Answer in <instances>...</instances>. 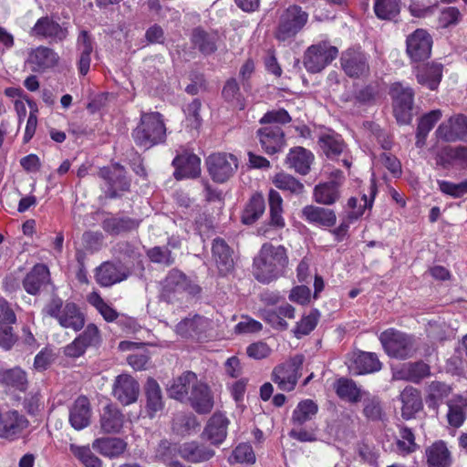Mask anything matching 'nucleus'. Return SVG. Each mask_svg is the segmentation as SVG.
I'll return each instance as SVG.
<instances>
[{
  "label": "nucleus",
  "mask_w": 467,
  "mask_h": 467,
  "mask_svg": "<svg viewBox=\"0 0 467 467\" xmlns=\"http://www.w3.org/2000/svg\"><path fill=\"white\" fill-rule=\"evenodd\" d=\"M288 264L286 249L283 245L264 244L254 260V275L261 283L268 284L283 275Z\"/></svg>",
  "instance_id": "f257e3e1"
},
{
  "label": "nucleus",
  "mask_w": 467,
  "mask_h": 467,
  "mask_svg": "<svg viewBox=\"0 0 467 467\" xmlns=\"http://www.w3.org/2000/svg\"><path fill=\"white\" fill-rule=\"evenodd\" d=\"M132 137L138 146L145 149L161 143L166 138V128L159 112L142 113L140 124L133 130Z\"/></svg>",
  "instance_id": "f03ea898"
},
{
  "label": "nucleus",
  "mask_w": 467,
  "mask_h": 467,
  "mask_svg": "<svg viewBox=\"0 0 467 467\" xmlns=\"http://www.w3.org/2000/svg\"><path fill=\"white\" fill-rule=\"evenodd\" d=\"M43 312L57 319L58 324L67 329L79 331L85 325V315L78 306L73 302L63 303L59 297H53L44 307Z\"/></svg>",
  "instance_id": "7ed1b4c3"
},
{
  "label": "nucleus",
  "mask_w": 467,
  "mask_h": 467,
  "mask_svg": "<svg viewBox=\"0 0 467 467\" xmlns=\"http://www.w3.org/2000/svg\"><path fill=\"white\" fill-rule=\"evenodd\" d=\"M379 340L386 353L396 358H409L417 349L416 339L413 336L394 328L383 331L379 336Z\"/></svg>",
  "instance_id": "20e7f679"
},
{
  "label": "nucleus",
  "mask_w": 467,
  "mask_h": 467,
  "mask_svg": "<svg viewBox=\"0 0 467 467\" xmlns=\"http://www.w3.org/2000/svg\"><path fill=\"white\" fill-rule=\"evenodd\" d=\"M307 19V13L303 11L300 6H288L279 16L275 32L276 39L284 42L294 38L305 26Z\"/></svg>",
  "instance_id": "39448f33"
},
{
  "label": "nucleus",
  "mask_w": 467,
  "mask_h": 467,
  "mask_svg": "<svg viewBox=\"0 0 467 467\" xmlns=\"http://www.w3.org/2000/svg\"><path fill=\"white\" fill-rule=\"evenodd\" d=\"M338 55V49L327 41L311 45L304 54L303 64L307 72L319 73Z\"/></svg>",
  "instance_id": "423d86ee"
},
{
  "label": "nucleus",
  "mask_w": 467,
  "mask_h": 467,
  "mask_svg": "<svg viewBox=\"0 0 467 467\" xmlns=\"http://www.w3.org/2000/svg\"><path fill=\"white\" fill-rule=\"evenodd\" d=\"M303 362L304 357L296 355L286 362L275 367L272 373L273 381L282 390H293L297 383V379L301 376Z\"/></svg>",
  "instance_id": "0eeeda50"
},
{
  "label": "nucleus",
  "mask_w": 467,
  "mask_h": 467,
  "mask_svg": "<svg viewBox=\"0 0 467 467\" xmlns=\"http://www.w3.org/2000/svg\"><path fill=\"white\" fill-rule=\"evenodd\" d=\"M393 99V111L400 124H409L412 119L414 92L409 87L395 83L390 88Z\"/></svg>",
  "instance_id": "6e6552de"
},
{
  "label": "nucleus",
  "mask_w": 467,
  "mask_h": 467,
  "mask_svg": "<svg viewBox=\"0 0 467 467\" xmlns=\"http://www.w3.org/2000/svg\"><path fill=\"white\" fill-rule=\"evenodd\" d=\"M209 174L213 181L224 182L234 175L238 168L236 157L230 153L211 154L206 160Z\"/></svg>",
  "instance_id": "1a4fd4ad"
},
{
  "label": "nucleus",
  "mask_w": 467,
  "mask_h": 467,
  "mask_svg": "<svg viewBox=\"0 0 467 467\" xmlns=\"http://www.w3.org/2000/svg\"><path fill=\"white\" fill-rule=\"evenodd\" d=\"M341 67L347 76L353 78L369 74L368 56L359 49L349 48L340 57Z\"/></svg>",
  "instance_id": "9d476101"
},
{
  "label": "nucleus",
  "mask_w": 467,
  "mask_h": 467,
  "mask_svg": "<svg viewBox=\"0 0 467 467\" xmlns=\"http://www.w3.org/2000/svg\"><path fill=\"white\" fill-rule=\"evenodd\" d=\"M140 384L129 374L117 376L112 384V396L122 405L134 403L139 397Z\"/></svg>",
  "instance_id": "9b49d317"
},
{
  "label": "nucleus",
  "mask_w": 467,
  "mask_h": 467,
  "mask_svg": "<svg viewBox=\"0 0 467 467\" xmlns=\"http://www.w3.org/2000/svg\"><path fill=\"white\" fill-rule=\"evenodd\" d=\"M59 56L52 48L39 46L28 52L26 64L31 71L43 73L58 64Z\"/></svg>",
  "instance_id": "f8f14e48"
},
{
  "label": "nucleus",
  "mask_w": 467,
  "mask_h": 467,
  "mask_svg": "<svg viewBox=\"0 0 467 467\" xmlns=\"http://www.w3.org/2000/svg\"><path fill=\"white\" fill-rule=\"evenodd\" d=\"M99 176L108 184V194L111 198L119 195V192H126L130 188V181L125 171L119 164L111 167H103L99 171Z\"/></svg>",
  "instance_id": "ddd939ff"
},
{
  "label": "nucleus",
  "mask_w": 467,
  "mask_h": 467,
  "mask_svg": "<svg viewBox=\"0 0 467 467\" xmlns=\"http://www.w3.org/2000/svg\"><path fill=\"white\" fill-rule=\"evenodd\" d=\"M67 28L49 16L39 18L31 29V36L61 42L67 38Z\"/></svg>",
  "instance_id": "4468645a"
},
{
  "label": "nucleus",
  "mask_w": 467,
  "mask_h": 467,
  "mask_svg": "<svg viewBox=\"0 0 467 467\" xmlns=\"http://www.w3.org/2000/svg\"><path fill=\"white\" fill-rule=\"evenodd\" d=\"M431 37L423 29H417L407 38V53L414 61L427 59L431 52Z\"/></svg>",
  "instance_id": "2eb2a0df"
},
{
  "label": "nucleus",
  "mask_w": 467,
  "mask_h": 467,
  "mask_svg": "<svg viewBox=\"0 0 467 467\" xmlns=\"http://www.w3.org/2000/svg\"><path fill=\"white\" fill-rule=\"evenodd\" d=\"M435 134L446 141L464 139L467 136V117L462 114L451 117L438 127Z\"/></svg>",
  "instance_id": "dca6fc26"
},
{
  "label": "nucleus",
  "mask_w": 467,
  "mask_h": 467,
  "mask_svg": "<svg viewBox=\"0 0 467 467\" xmlns=\"http://www.w3.org/2000/svg\"><path fill=\"white\" fill-rule=\"evenodd\" d=\"M92 409L86 396H79L69 408L68 420L73 429L81 431L91 422Z\"/></svg>",
  "instance_id": "f3484780"
},
{
  "label": "nucleus",
  "mask_w": 467,
  "mask_h": 467,
  "mask_svg": "<svg viewBox=\"0 0 467 467\" xmlns=\"http://www.w3.org/2000/svg\"><path fill=\"white\" fill-rule=\"evenodd\" d=\"M182 292L194 294L199 292V288L192 285L183 273L177 269H172L162 283V296L171 299L172 294H181Z\"/></svg>",
  "instance_id": "a211bd4d"
},
{
  "label": "nucleus",
  "mask_w": 467,
  "mask_h": 467,
  "mask_svg": "<svg viewBox=\"0 0 467 467\" xmlns=\"http://www.w3.org/2000/svg\"><path fill=\"white\" fill-rule=\"evenodd\" d=\"M212 258L221 275H226L234 269V251L223 238L217 237L213 241Z\"/></svg>",
  "instance_id": "6ab92c4d"
},
{
  "label": "nucleus",
  "mask_w": 467,
  "mask_h": 467,
  "mask_svg": "<svg viewBox=\"0 0 467 467\" xmlns=\"http://www.w3.org/2000/svg\"><path fill=\"white\" fill-rule=\"evenodd\" d=\"M262 148L267 154H275L285 146V134L278 125L266 126L257 130Z\"/></svg>",
  "instance_id": "aec40b11"
},
{
  "label": "nucleus",
  "mask_w": 467,
  "mask_h": 467,
  "mask_svg": "<svg viewBox=\"0 0 467 467\" xmlns=\"http://www.w3.org/2000/svg\"><path fill=\"white\" fill-rule=\"evenodd\" d=\"M129 276V271L119 264L105 262L100 265L97 270L95 278L101 286H110L119 283Z\"/></svg>",
  "instance_id": "412c9836"
},
{
  "label": "nucleus",
  "mask_w": 467,
  "mask_h": 467,
  "mask_svg": "<svg viewBox=\"0 0 467 467\" xmlns=\"http://www.w3.org/2000/svg\"><path fill=\"white\" fill-rule=\"evenodd\" d=\"M348 366L349 371L354 375L373 373L381 368V363L376 354L362 351L354 353Z\"/></svg>",
  "instance_id": "4be33fe9"
},
{
  "label": "nucleus",
  "mask_w": 467,
  "mask_h": 467,
  "mask_svg": "<svg viewBox=\"0 0 467 467\" xmlns=\"http://www.w3.org/2000/svg\"><path fill=\"white\" fill-rule=\"evenodd\" d=\"M301 213L306 223L319 227H332L337 222V215L333 210L313 204L305 206Z\"/></svg>",
  "instance_id": "5701e85b"
},
{
  "label": "nucleus",
  "mask_w": 467,
  "mask_h": 467,
  "mask_svg": "<svg viewBox=\"0 0 467 467\" xmlns=\"http://www.w3.org/2000/svg\"><path fill=\"white\" fill-rule=\"evenodd\" d=\"M175 168L173 173L177 180L196 178L201 173V160L195 154H182L172 161Z\"/></svg>",
  "instance_id": "b1692460"
},
{
  "label": "nucleus",
  "mask_w": 467,
  "mask_h": 467,
  "mask_svg": "<svg viewBox=\"0 0 467 467\" xmlns=\"http://www.w3.org/2000/svg\"><path fill=\"white\" fill-rule=\"evenodd\" d=\"M228 419L222 413H214L208 420L202 438L213 445L221 444L227 436Z\"/></svg>",
  "instance_id": "393cba45"
},
{
  "label": "nucleus",
  "mask_w": 467,
  "mask_h": 467,
  "mask_svg": "<svg viewBox=\"0 0 467 467\" xmlns=\"http://www.w3.org/2000/svg\"><path fill=\"white\" fill-rule=\"evenodd\" d=\"M188 400L191 406L199 414H207L213 407V399L208 386L199 380L193 385Z\"/></svg>",
  "instance_id": "a878e982"
},
{
  "label": "nucleus",
  "mask_w": 467,
  "mask_h": 467,
  "mask_svg": "<svg viewBox=\"0 0 467 467\" xmlns=\"http://www.w3.org/2000/svg\"><path fill=\"white\" fill-rule=\"evenodd\" d=\"M99 424L104 433H119L124 425V415L117 406L108 404L102 409Z\"/></svg>",
  "instance_id": "bb28decb"
},
{
  "label": "nucleus",
  "mask_w": 467,
  "mask_h": 467,
  "mask_svg": "<svg viewBox=\"0 0 467 467\" xmlns=\"http://www.w3.org/2000/svg\"><path fill=\"white\" fill-rule=\"evenodd\" d=\"M425 456L428 467H450L452 456L443 441H437L426 448Z\"/></svg>",
  "instance_id": "cd10ccee"
},
{
  "label": "nucleus",
  "mask_w": 467,
  "mask_h": 467,
  "mask_svg": "<svg viewBox=\"0 0 467 467\" xmlns=\"http://www.w3.org/2000/svg\"><path fill=\"white\" fill-rule=\"evenodd\" d=\"M198 381L197 376L192 371H186L173 379L168 388L169 396L177 400L188 399L191 390Z\"/></svg>",
  "instance_id": "c85d7f7f"
},
{
  "label": "nucleus",
  "mask_w": 467,
  "mask_h": 467,
  "mask_svg": "<svg viewBox=\"0 0 467 467\" xmlns=\"http://www.w3.org/2000/svg\"><path fill=\"white\" fill-rule=\"evenodd\" d=\"M146 396V412L150 418H154L164 407L161 389L158 382L150 378L144 387Z\"/></svg>",
  "instance_id": "c756f323"
},
{
  "label": "nucleus",
  "mask_w": 467,
  "mask_h": 467,
  "mask_svg": "<svg viewBox=\"0 0 467 467\" xmlns=\"http://www.w3.org/2000/svg\"><path fill=\"white\" fill-rule=\"evenodd\" d=\"M313 161L314 155L312 152L303 147L290 149L286 156L288 166L302 175L309 172Z\"/></svg>",
  "instance_id": "7c9ffc66"
},
{
  "label": "nucleus",
  "mask_w": 467,
  "mask_h": 467,
  "mask_svg": "<svg viewBox=\"0 0 467 467\" xmlns=\"http://www.w3.org/2000/svg\"><path fill=\"white\" fill-rule=\"evenodd\" d=\"M127 442L117 437H106L96 439L92 443V448L98 452L108 458H118L127 449Z\"/></svg>",
  "instance_id": "2f4dec72"
},
{
  "label": "nucleus",
  "mask_w": 467,
  "mask_h": 467,
  "mask_svg": "<svg viewBox=\"0 0 467 467\" xmlns=\"http://www.w3.org/2000/svg\"><path fill=\"white\" fill-rule=\"evenodd\" d=\"M49 281V270L47 265L38 264L26 275L23 281L25 290L30 295H36L41 286Z\"/></svg>",
  "instance_id": "473e14b6"
},
{
  "label": "nucleus",
  "mask_w": 467,
  "mask_h": 467,
  "mask_svg": "<svg viewBox=\"0 0 467 467\" xmlns=\"http://www.w3.org/2000/svg\"><path fill=\"white\" fill-rule=\"evenodd\" d=\"M77 49L78 52V67L81 75L88 74L90 67L91 53L93 51V43L90 36L86 30H82L78 37Z\"/></svg>",
  "instance_id": "72a5a7b5"
},
{
  "label": "nucleus",
  "mask_w": 467,
  "mask_h": 467,
  "mask_svg": "<svg viewBox=\"0 0 467 467\" xmlns=\"http://www.w3.org/2000/svg\"><path fill=\"white\" fill-rule=\"evenodd\" d=\"M192 41L200 52L204 55H210L217 50L219 35L215 31H205L202 28H195L192 31Z\"/></svg>",
  "instance_id": "f704fd0d"
},
{
  "label": "nucleus",
  "mask_w": 467,
  "mask_h": 467,
  "mask_svg": "<svg viewBox=\"0 0 467 467\" xmlns=\"http://www.w3.org/2000/svg\"><path fill=\"white\" fill-rule=\"evenodd\" d=\"M402 402L401 415L405 420L411 419L422 409V400L420 392L412 388L407 387L400 393Z\"/></svg>",
  "instance_id": "c9c22d12"
},
{
  "label": "nucleus",
  "mask_w": 467,
  "mask_h": 467,
  "mask_svg": "<svg viewBox=\"0 0 467 467\" xmlns=\"http://www.w3.org/2000/svg\"><path fill=\"white\" fill-rule=\"evenodd\" d=\"M335 390L337 395L344 400L350 403H358L361 401L364 393L360 388H358L356 382L348 378H340L335 382Z\"/></svg>",
  "instance_id": "e433bc0d"
},
{
  "label": "nucleus",
  "mask_w": 467,
  "mask_h": 467,
  "mask_svg": "<svg viewBox=\"0 0 467 467\" xmlns=\"http://www.w3.org/2000/svg\"><path fill=\"white\" fill-rule=\"evenodd\" d=\"M340 182L331 181L316 185L313 197L316 202L323 205H331L340 197Z\"/></svg>",
  "instance_id": "4c0bfd02"
},
{
  "label": "nucleus",
  "mask_w": 467,
  "mask_h": 467,
  "mask_svg": "<svg viewBox=\"0 0 467 467\" xmlns=\"http://www.w3.org/2000/svg\"><path fill=\"white\" fill-rule=\"evenodd\" d=\"M210 326L208 318L195 316L192 318H185L176 326V332L182 337H199L206 331Z\"/></svg>",
  "instance_id": "58836bf2"
},
{
  "label": "nucleus",
  "mask_w": 467,
  "mask_h": 467,
  "mask_svg": "<svg viewBox=\"0 0 467 467\" xmlns=\"http://www.w3.org/2000/svg\"><path fill=\"white\" fill-rule=\"evenodd\" d=\"M448 422L451 426L459 428L465 420L467 414V395L455 396L448 401Z\"/></svg>",
  "instance_id": "ea45409f"
},
{
  "label": "nucleus",
  "mask_w": 467,
  "mask_h": 467,
  "mask_svg": "<svg viewBox=\"0 0 467 467\" xmlns=\"http://www.w3.org/2000/svg\"><path fill=\"white\" fill-rule=\"evenodd\" d=\"M442 77V66L441 64L425 65L418 68L417 80L420 85L427 86L430 89H436Z\"/></svg>",
  "instance_id": "a19ab883"
},
{
  "label": "nucleus",
  "mask_w": 467,
  "mask_h": 467,
  "mask_svg": "<svg viewBox=\"0 0 467 467\" xmlns=\"http://www.w3.org/2000/svg\"><path fill=\"white\" fill-rule=\"evenodd\" d=\"M429 375L430 367L422 361H418L404 364L402 368L395 373L394 377L398 379H405L418 383Z\"/></svg>",
  "instance_id": "79ce46f5"
},
{
  "label": "nucleus",
  "mask_w": 467,
  "mask_h": 467,
  "mask_svg": "<svg viewBox=\"0 0 467 467\" xmlns=\"http://www.w3.org/2000/svg\"><path fill=\"white\" fill-rule=\"evenodd\" d=\"M442 114L440 109H434L423 115L418 124L416 133V146L421 148L425 145L426 138L434 125L440 120Z\"/></svg>",
  "instance_id": "37998d69"
},
{
  "label": "nucleus",
  "mask_w": 467,
  "mask_h": 467,
  "mask_svg": "<svg viewBox=\"0 0 467 467\" xmlns=\"http://www.w3.org/2000/svg\"><path fill=\"white\" fill-rule=\"evenodd\" d=\"M180 455L190 462H198L209 460L213 455V451L200 446L197 442H185L178 448Z\"/></svg>",
  "instance_id": "c03bdc74"
},
{
  "label": "nucleus",
  "mask_w": 467,
  "mask_h": 467,
  "mask_svg": "<svg viewBox=\"0 0 467 467\" xmlns=\"http://www.w3.org/2000/svg\"><path fill=\"white\" fill-rule=\"evenodd\" d=\"M317 405L311 400L300 401L293 411L291 422L295 427H300L311 420L317 412Z\"/></svg>",
  "instance_id": "a18cd8bd"
},
{
  "label": "nucleus",
  "mask_w": 467,
  "mask_h": 467,
  "mask_svg": "<svg viewBox=\"0 0 467 467\" xmlns=\"http://www.w3.org/2000/svg\"><path fill=\"white\" fill-rule=\"evenodd\" d=\"M265 210L264 197L259 193L254 194L244 209L242 222L244 224H253L263 215Z\"/></svg>",
  "instance_id": "49530a36"
},
{
  "label": "nucleus",
  "mask_w": 467,
  "mask_h": 467,
  "mask_svg": "<svg viewBox=\"0 0 467 467\" xmlns=\"http://www.w3.org/2000/svg\"><path fill=\"white\" fill-rule=\"evenodd\" d=\"M318 144L323 152L331 159L338 156L345 149L341 137L330 132L320 135Z\"/></svg>",
  "instance_id": "de8ad7c7"
},
{
  "label": "nucleus",
  "mask_w": 467,
  "mask_h": 467,
  "mask_svg": "<svg viewBox=\"0 0 467 467\" xmlns=\"http://www.w3.org/2000/svg\"><path fill=\"white\" fill-rule=\"evenodd\" d=\"M140 222L130 217H111L103 221V229L110 234H119L138 228Z\"/></svg>",
  "instance_id": "09e8293b"
},
{
  "label": "nucleus",
  "mask_w": 467,
  "mask_h": 467,
  "mask_svg": "<svg viewBox=\"0 0 467 467\" xmlns=\"http://www.w3.org/2000/svg\"><path fill=\"white\" fill-rule=\"evenodd\" d=\"M273 183L277 189L295 195H300L305 191V186L301 182L285 172L277 173L273 179Z\"/></svg>",
  "instance_id": "8fccbe9b"
},
{
  "label": "nucleus",
  "mask_w": 467,
  "mask_h": 467,
  "mask_svg": "<svg viewBox=\"0 0 467 467\" xmlns=\"http://www.w3.org/2000/svg\"><path fill=\"white\" fill-rule=\"evenodd\" d=\"M269 209H270V223L273 226L283 228L285 226V220L282 216L283 213V199L278 192L270 190L268 194Z\"/></svg>",
  "instance_id": "3c124183"
},
{
  "label": "nucleus",
  "mask_w": 467,
  "mask_h": 467,
  "mask_svg": "<svg viewBox=\"0 0 467 467\" xmlns=\"http://www.w3.org/2000/svg\"><path fill=\"white\" fill-rule=\"evenodd\" d=\"M2 382L20 391H25L28 385L26 373L17 367L5 370L2 374Z\"/></svg>",
  "instance_id": "603ef678"
},
{
  "label": "nucleus",
  "mask_w": 467,
  "mask_h": 467,
  "mask_svg": "<svg viewBox=\"0 0 467 467\" xmlns=\"http://www.w3.org/2000/svg\"><path fill=\"white\" fill-rule=\"evenodd\" d=\"M87 301L103 317L107 322H113L119 317V313L108 305L98 292L87 296Z\"/></svg>",
  "instance_id": "864d4df0"
},
{
  "label": "nucleus",
  "mask_w": 467,
  "mask_h": 467,
  "mask_svg": "<svg viewBox=\"0 0 467 467\" xmlns=\"http://www.w3.org/2000/svg\"><path fill=\"white\" fill-rule=\"evenodd\" d=\"M396 446L398 452L402 455L410 454L417 450L418 445L415 441V435L407 426L400 427Z\"/></svg>",
  "instance_id": "5fc2aeb1"
},
{
  "label": "nucleus",
  "mask_w": 467,
  "mask_h": 467,
  "mask_svg": "<svg viewBox=\"0 0 467 467\" xmlns=\"http://www.w3.org/2000/svg\"><path fill=\"white\" fill-rule=\"evenodd\" d=\"M374 10L379 18L392 19L400 13V0H376Z\"/></svg>",
  "instance_id": "6e6d98bb"
},
{
  "label": "nucleus",
  "mask_w": 467,
  "mask_h": 467,
  "mask_svg": "<svg viewBox=\"0 0 467 467\" xmlns=\"http://www.w3.org/2000/svg\"><path fill=\"white\" fill-rule=\"evenodd\" d=\"M361 400L364 404L363 413L368 419L377 420L381 418L382 408L378 397L371 396L366 391Z\"/></svg>",
  "instance_id": "4d7b16f0"
},
{
  "label": "nucleus",
  "mask_w": 467,
  "mask_h": 467,
  "mask_svg": "<svg viewBox=\"0 0 467 467\" xmlns=\"http://www.w3.org/2000/svg\"><path fill=\"white\" fill-rule=\"evenodd\" d=\"M70 451L86 467H102L101 460L88 446L71 445Z\"/></svg>",
  "instance_id": "13d9d810"
},
{
  "label": "nucleus",
  "mask_w": 467,
  "mask_h": 467,
  "mask_svg": "<svg viewBox=\"0 0 467 467\" xmlns=\"http://www.w3.org/2000/svg\"><path fill=\"white\" fill-rule=\"evenodd\" d=\"M78 338L87 348H98L102 342L100 330L93 323H89L82 333L78 336Z\"/></svg>",
  "instance_id": "bf43d9fd"
},
{
  "label": "nucleus",
  "mask_w": 467,
  "mask_h": 467,
  "mask_svg": "<svg viewBox=\"0 0 467 467\" xmlns=\"http://www.w3.org/2000/svg\"><path fill=\"white\" fill-rule=\"evenodd\" d=\"M318 318L319 312L317 309L311 311L309 315L303 317L294 330L296 337L300 338L313 331L317 325Z\"/></svg>",
  "instance_id": "052dcab7"
},
{
  "label": "nucleus",
  "mask_w": 467,
  "mask_h": 467,
  "mask_svg": "<svg viewBox=\"0 0 467 467\" xmlns=\"http://www.w3.org/2000/svg\"><path fill=\"white\" fill-rule=\"evenodd\" d=\"M198 425L196 418L192 414L177 413L173 418L172 429L180 434L193 430Z\"/></svg>",
  "instance_id": "680f3d73"
},
{
  "label": "nucleus",
  "mask_w": 467,
  "mask_h": 467,
  "mask_svg": "<svg viewBox=\"0 0 467 467\" xmlns=\"http://www.w3.org/2000/svg\"><path fill=\"white\" fill-rule=\"evenodd\" d=\"M223 96L227 101L234 103L235 107L239 108V109L244 108V103L239 92L238 83L234 78H231L225 83L223 88Z\"/></svg>",
  "instance_id": "e2e57ef3"
},
{
  "label": "nucleus",
  "mask_w": 467,
  "mask_h": 467,
  "mask_svg": "<svg viewBox=\"0 0 467 467\" xmlns=\"http://www.w3.org/2000/svg\"><path fill=\"white\" fill-rule=\"evenodd\" d=\"M439 190L453 198H460L467 193V180L459 183H453L448 181L439 180L437 182Z\"/></svg>",
  "instance_id": "0e129e2a"
},
{
  "label": "nucleus",
  "mask_w": 467,
  "mask_h": 467,
  "mask_svg": "<svg viewBox=\"0 0 467 467\" xmlns=\"http://www.w3.org/2000/svg\"><path fill=\"white\" fill-rule=\"evenodd\" d=\"M457 147L446 146L436 153V165L442 169H450L456 165Z\"/></svg>",
  "instance_id": "69168bd1"
},
{
  "label": "nucleus",
  "mask_w": 467,
  "mask_h": 467,
  "mask_svg": "<svg viewBox=\"0 0 467 467\" xmlns=\"http://www.w3.org/2000/svg\"><path fill=\"white\" fill-rule=\"evenodd\" d=\"M201 107V101L195 99L189 103L185 109L187 125L192 129H198L202 124V119L199 113Z\"/></svg>",
  "instance_id": "338daca9"
},
{
  "label": "nucleus",
  "mask_w": 467,
  "mask_h": 467,
  "mask_svg": "<svg viewBox=\"0 0 467 467\" xmlns=\"http://www.w3.org/2000/svg\"><path fill=\"white\" fill-rule=\"evenodd\" d=\"M148 256L151 262L167 266L174 263V257L167 247L155 246L148 251Z\"/></svg>",
  "instance_id": "774afa93"
}]
</instances>
